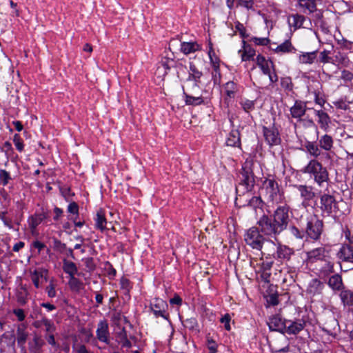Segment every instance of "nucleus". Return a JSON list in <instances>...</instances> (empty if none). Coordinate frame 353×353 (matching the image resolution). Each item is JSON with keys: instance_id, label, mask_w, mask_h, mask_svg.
<instances>
[{"instance_id": "14", "label": "nucleus", "mask_w": 353, "mask_h": 353, "mask_svg": "<svg viewBox=\"0 0 353 353\" xmlns=\"http://www.w3.org/2000/svg\"><path fill=\"white\" fill-rule=\"evenodd\" d=\"M150 309L156 317L161 316L168 319V314L166 312L168 304L163 299L155 298L150 303Z\"/></svg>"}, {"instance_id": "53", "label": "nucleus", "mask_w": 353, "mask_h": 353, "mask_svg": "<svg viewBox=\"0 0 353 353\" xmlns=\"http://www.w3.org/2000/svg\"><path fill=\"white\" fill-rule=\"evenodd\" d=\"M241 105L243 109L246 112H249L254 110L255 103L254 101L245 99L241 101Z\"/></svg>"}, {"instance_id": "42", "label": "nucleus", "mask_w": 353, "mask_h": 353, "mask_svg": "<svg viewBox=\"0 0 353 353\" xmlns=\"http://www.w3.org/2000/svg\"><path fill=\"white\" fill-rule=\"evenodd\" d=\"M340 298L345 305H353V291L342 290L340 293Z\"/></svg>"}, {"instance_id": "7", "label": "nucleus", "mask_w": 353, "mask_h": 353, "mask_svg": "<svg viewBox=\"0 0 353 353\" xmlns=\"http://www.w3.org/2000/svg\"><path fill=\"white\" fill-rule=\"evenodd\" d=\"M319 207L323 216H330L338 210L337 201L334 196L329 194H323L320 196Z\"/></svg>"}, {"instance_id": "9", "label": "nucleus", "mask_w": 353, "mask_h": 353, "mask_svg": "<svg viewBox=\"0 0 353 353\" xmlns=\"http://www.w3.org/2000/svg\"><path fill=\"white\" fill-rule=\"evenodd\" d=\"M289 211L290 207L285 204L279 206L272 215V219L274 220V222H276L283 231L286 230L290 221Z\"/></svg>"}, {"instance_id": "49", "label": "nucleus", "mask_w": 353, "mask_h": 353, "mask_svg": "<svg viewBox=\"0 0 353 353\" xmlns=\"http://www.w3.org/2000/svg\"><path fill=\"white\" fill-rule=\"evenodd\" d=\"M54 250L63 253L66 250V245L57 238H52Z\"/></svg>"}, {"instance_id": "54", "label": "nucleus", "mask_w": 353, "mask_h": 353, "mask_svg": "<svg viewBox=\"0 0 353 353\" xmlns=\"http://www.w3.org/2000/svg\"><path fill=\"white\" fill-rule=\"evenodd\" d=\"M121 288L122 290L125 291V294H128L131 288H132V284L128 279L123 276L120 280Z\"/></svg>"}, {"instance_id": "17", "label": "nucleus", "mask_w": 353, "mask_h": 353, "mask_svg": "<svg viewBox=\"0 0 353 353\" xmlns=\"http://www.w3.org/2000/svg\"><path fill=\"white\" fill-rule=\"evenodd\" d=\"M286 321L287 320L283 319L281 316L274 315L269 319L268 325L271 331L285 333V330H286Z\"/></svg>"}, {"instance_id": "38", "label": "nucleus", "mask_w": 353, "mask_h": 353, "mask_svg": "<svg viewBox=\"0 0 353 353\" xmlns=\"http://www.w3.org/2000/svg\"><path fill=\"white\" fill-rule=\"evenodd\" d=\"M43 343V341L40 337L35 336L32 341L28 343L30 352L40 353L41 348Z\"/></svg>"}, {"instance_id": "27", "label": "nucleus", "mask_w": 353, "mask_h": 353, "mask_svg": "<svg viewBox=\"0 0 353 353\" xmlns=\"http://www.w3.org/2000/svg\"><path fill=\"white\" fill-rule=\"evenodd\" d=\"M26 330V325L24 323L19 325L17 330V343L22 348V350H25V343L28 335Z\"/></svg>"}, {"instance_id": "13", "label": "nucleus", "mask_w": 353, "mask_h": 353, "mask_svg": "<svg viewBox=\"0 0 353 353\" xmlns=\"http://www.w3.org/2000/svg\"><path fill=\"white\" fill-rule=\"evenodd\" d=\"M263 133L265 140L269 145H277L281 143L279 130L274 125L269 127L263 126Z\"/></svg>"}, {"instance_id": "37", "label": "nucleus", "mask_w": 353, "mask_h": 353, "mask_svg": "<svg viewBox=\"0 0 353 353\" xmlns=\"http://www.w3.org/2000/svg\"><path fill=\"white\" fill-rule=\"evenodd\" d=\"M274 51L276 53H295L296 50L292 45V43L290 41V40H285L283 43L277 46Z\"/></svg>"}, {"instance_id": "20", "label": "nucleus", "mask_w": 353, "mask_h": 353, "mask_svg": "<svg viewBox=\"0 0 353 353\" xmlns=\"http://www.w3.org/2000/svg\"><path fill=\"white\" fill-rule=\"evenodd\" d=\"M276 248L277 244H276L273 241L265 239V242L263 247V250H260L262 256L261 260H263V256L267 259H274Z\"/></svg>"}, {"instance_id": "47", "label": "nucleus", "mask_w": 353, "mask_h": 353, "mask_svg": "<svg viewBox=\"0 0 353 353\" xmlns=\"http://www.w3.org/2000/svg\"><path fill=\"white\" fill-rule=\"evenodd\" d=\"M56 283H54V279H51L49 282V284L46 287L45 291L48 294V296L50 298H54L57 295L56 292Z\"/></svg>"}, {"instance_id": "30", "label": "nucleus", "mask_w": 353, "mask_h": 353, "mask_svg": "<svg viewBox=\"0 0 353 353\" xmlns=\"http://www.w3.org/2000/svg\"><path fill=\"white\" fill-rule=\"evenodd\" d=\"M327 284L334 291H340L343 288V283L341 276L339 274H335L330 277Z\"/></svg>"}, {"instance_id": "52", "label": "nucleus", "mask_w": 353, "mask_h": 353, "mask_svg": "<svg viewBox=\"0 0 353 353\" xmlns=\"http://www.w3.org/2000/svg\"><path fill=\"white\" fill-rule=\"evenodd\" d=\"M281 85L285 90L291 91L293 88V84L290 77H282L281 78Z\"/></svg>"}, {"instance_id": "23", "label": "nucleus", "mask_w": 353, "mask_h": 353, "mask_svg": "<svg viewBox=\"0 0 353 353\" xmlns=\"http://www.w3.org/2000/svg\"><path fill=\"white\" fill-rule=\"evenodd\" d=\"M305 148L306 152L315 159L324 154L319 145V143H316V142L314 141H307L305 143Z\"/></svg>"}, {"instance_id": "15", "label": "nucleus", "mask_w": 353, "mask_h": 353, "mask_svg": "<svg viewBox=\"0 0 353 353\" xmlns=\"http://www.w3.org/2000/svg\"><path fill=\"white\" fill-rule=\"evenodd\" d=\"M307 110L306 103L300 100H296L294 105L290 108V112L292 118L298 121H302V117L305 115Z\"/></svg>"}, {"instance_id": "31", "label": "nucleus", "mask_w": 353, "mask_h": 353, "mask_svg": "<svg viewBox=\"0 0 353 353\" xmlns=\"http://www.w3.org/2000/svg\"><path fill=\"white\" fill-rule=\"evenodd\" d=\"M95 228L101 231L106 229L107 220L105 216V212L102 209H99L94 217Z\"/></svg>"}, {"instance_id": "55", "label": "nucleus", "mask_w": 353, "mask_h": 353, "mask_svg": "<svg viewBox=\"0 0 353 353\" xmlns=\"http://www.w3.org/2000/svg\"><path fill=\"white\" fill-rule=\"evenodd\" d=\"M161 65L165 70V72H167V70H169L172 67L181 65V63H176L172 59H170L165 61H162Z\"/></svg>"}, {"instance_id": "6", "label": "nucleus", "mask_w": 353, "mask_h": 353, "mask_svg": "<svg viewBox=\"0 0 353 353\" xmlns=\"http://www.w3.org/2000/svg\"><path fill=\"white\" fill-rule=\"evenodd\" d=\"M257 224L262 232L265 236H276L283 230L277 225L271 216L263 215L258 221Z\"/></svg>"}, {"instance_id": "1", "label": "nucleus", "mask_w": 353, "mask_h": 353, "mask_svg": "<svg viewBox=\"0 0 353 353\" xmlns=\"http://www.w3.org/2000/svg\"><path fill=\"white\" fill-rule=\"evenodd\" d=\"M259 68L261 70V73L254 77V85L259 90H267L269 86L278 81L274 64L272 61L268 60Z\"/></svg>"}, {"instance_id": "61", "label": "nucleus", "mask_w": 353, "mask_h": 353, "mask_svg": "<svg viewBox=\"0 0 353 353\" xmlns=\"http://www.w3.org/2000/svg\"><path fill=\"white\" fill-rule=\"evenodd\" d=\"M236 30L239 32L242 38H247L248 35L246 34V29L244 26L240 22L237 21L235 25Z\"/></svg>"}, {"instance_id": "62", "label": "nucleus", "mask_w": 353, "mask_h": 353, "mask_svg": "<svg viewBox=\"0 0 353 353\" xmlns=\"http://www.w3.org/2000/svg\"><path fill=\"white\" fill-rule=\"evenodd\" d=\"M341 78L345 81H352L353 80V72L347 70H343L341 72Z\"/></svg>"}, {"instance_id": "36", "label": "nucleus", "mask_w": 353, "mask_h": 353, "mask_svg": "<svg viewBox=\"0 0 353 353\" xmlns=\"http://www.w3.org/2000/svg\"><path fill=\"white\" fill-rule=\"evenodd\" d=\"M316 116L318 117V123L322 129H327L330 122L328 114L323 110H314Z\"/></svg>"}, {"instance_id": "26", "label": "nucleus", "mask_w": 353, "mask_h": 353, "mask_svg": "<svg viewBox=\"0 0 353 353\" xmlns=\"http://www.w3.org/2000/svg\"><path fill=\"white\" fill-rule=\"evenodd\" d=\"M306 20L305 17L299 14H292L288 17V23L290 26L293 27L294 30L303 27V23Z\"/></svg>"}, {"instance_id": "5", "label": "nucleus", "mask_w": 353, "mask_h": 353, "mask_svg": "<svg viewBox=\"0 0 353 353\" xmlns=\"http://www.w3.org/2000/svg\"><path fill=\"white\" fill-rule=\"evenodd\" d=\"M323 231V222L317 216H312L307 219L305 228V235L307 238L313 241H318L321 239Z\"/></svg>"}, {"instance_id": "24", "label": "nucleus", "mask_w": 353, "mask_h": 353, "mask_svg": "<svg viewBox=\"0 0 353 353\" xmlns=\"http://www.w3.org/2000/svg\"><path fill=\"white\" fill-rule=\"evenodd\" d=\"M296 6L305 14H312L316 10L314 0H299Z\"/></svg>"}, {"instance_id": "25", "label": "nucleus", "mask_w": 353, "mask_h": 353, "mask_svg": "<svg viewBox=\"0 0 353 353\" xmlns=\"http://www.w3.org/2000/svg\"><path fill=\"white\" fill-rule=\"evenodd\" d=\"M254 3V0H226V5L230 9L243 7L247 10H252Z\"/></svg>"}, {"instance_id": "12", "label": "nucleus", "mask_w": 353, "mask_h": 353, "mask_svg": "<svg viewBox=\"0 0 353 353\" xmlns=\"http://www.w3.org/2000/svg\"><path fill=\"white\" fill-rule=\"evenodd\" d=\"M329 251L325 247H319L306 252L305 262L307 264H314L325 260L329 255Z\"/></svg>"}, {"instance_id": "40", "label": "nucleus", "mask_w": 353, "mask_h": 353, "mask_svg": "<svg viewBox=\"0 0 353 353\" xmlns=\"http://www.w3.org/2000/svg\"><path fill=\"white\" fill-rule=\"evenodd\" d=\"M46 219V216L43 214H36L30 217L28 223L32 230H35L39 225Z\"/></svg>"}, {"instance_id": "34", "label": "nucleus", "mask_w": 353, "mask_h": 353, "mask_svg": "<svg viewBox=\"0 0 353 353\" xmlns=\"http://www.w3.org/2000/svg\"><path fill=\"white\" fill-rule=\"evenodd\" d=\"M226 145L231 147H239L241 145L240 133L237 130H232L226 139Z\"/></svg>"}, {"instance_id": "39", "label": "nucleus", "mask_w": 353, "mask_h": 353, "mask_svg": "<svg viewBox=\"0 0 353 353\" xmlns=\"http://www.w3.org/2000/svg\"><path fill=\"white\" fill-rule=\"evenodd\" d=\"M63 270L66 274H69L70 277L74 276L78 272L76 264L72 261L65 259L63 260Z\"/></svg>"}, {"instance_id": "11", "label": "nucleus", "mask_w": 353, "mask_h": 353, "mask_svg": "<svg viewBox=\"0 0 353 353\" xmlns=\"http://www.w3.org/2000/svg\"><path fill=\"white\" fill-rule=\"evenodd\" d=\"M336 257L340 264L341 263L353 264V241L343 243L336 253Z\"/></svg>"}, {"instance_id": "10", "label": "nucleus", "mask_w": 353, "mask_h": 353, "mask_svg": "<svg viewBox=\"0 0 353 353\" xmlns=\"http://www.w3.org/2000/svg\"><path fill=\"white\" fill-rule=\"evenodd\" d=\"M48 270L42 267L29 270V275L35 288H41L43 283L48 281Z\"/></svg>"}, {"instance_id": "32", "label": "nucleus", "mask_w": 353, "mask_h": 353, "mask_svg": "<svg viewBox=\"0 0 353 353\" xmlns=\"http://www.w3.org/2000/svg\"><path fill=\"white\" fill-rule=\"evenodd\" d=\"M317 58V50L310 52H301L299 55V62L301 64H312Z\"/></svg>"}, {"instance_id": "51", "label": "nucleus", "mask_w": 353, "mask_h": 353, "mask_svg": "<svg viewBox=\"0 0 353 353\" xmlns=\"http://www.w3.org/2000/svg\"><path fill=\"white\" fill-rule=\"evenodd\" d=\"M208 55L210 59V62L212 65L214 72H218L219 70V64L218 62V58L215 56L214 52L212 49L210 50Z\"/></svg>"}, {"instance_id": "44", "label": "nucleus", "mask_w": 353, "mask_h": 353, "mask_svg": "<svg viewBox=\"0 0 353 353\" xmlns=\"http://www.w3.org/2000/svg\"><path fill=\"white\" fill-rule=\"evenodd\" d=\"M243 43V52L241 54L242 61H247L255 55V50L250 46L246 44L245 41Z\"/></svg>"}, {"instance_id": "58", "label": "nucleus", "mask_w": 353, "mask_h": 353, "mask_svg": "<svg viewBox=\"0 0 353 353\" xmlns=\"http://www.w3.org/2000/svg\"><path fill=\"white\" fill-rule=\"evenodd\" d=\"M80 333L82 335L83 341L86 343L90 342V340L93 338V334L91 330H88L86 328H81L80 330Z\"/></svg>"}, {"instance_id": "43", "label": "nucleus", "mask_w": 353, "mask_h": 353, "mask_svg": "<svg viewBox=\"0 0 353 353\" xmlns=\"http://www.w3.org/2000/svg\"><path fill=\"white\" fill-rule=\"evenodd\" d=\"M185 101L186 105H199L203 103V99L201 96L193 97L184 92Z\"/></svg>"}, {"instance_id": "57", "label": "nucleus", "mask_w": 353, "mask_h": 353, "mask_svg": "<svg viewBox=\"0 0 353 353\" xmlns=\"http://www.w3.org/2000/svg\"><path fill=\"white\" fill-rule=\"evenodd\" d=\"M336 60L339 61L344 67H348L350 65V60L349 58L344 54L339 53V55L336 56Z\"/></svg>"}, {"instance_id": "56", "label": "nucleus", "mask_w": 353, "mask_h": 353, "mask_svg": "<svg viewBox=\"0 0 353 353\" xmlns=\"http://www.w3.org/2000/svg\"><path fill=\"white\" fill-rule=\"evenodd\" d=\"M249 205L254 209L261 208L263 206V201L260 196H253L249 201Z\"/></svg>"}, {"instance_id": "33", "label": "nucleus", "mask_w": 353, "mask_h": 353, "mask_svg": "<svg viewBox=\"0 0 353 353\" xmlns=\"http://www.w3.org/2000/svg\"><path fill=\"white\" fill-rule=\"evenodd\" d=\"M202 75V72L199 70L194 63H190L188 80L194 81L195 87H199V83Z\"/></svg>"}, {"instance_id": "29", "label": "nucleus", "mask_w": 353, "mask_h": 353, "mask_svg": "<svg viewBox=\"0 0 353 353\" xmlns=\"http://www.w3.org/2000/svg\"><path fill=\"white\" fill-rule=\"evenodd\" d=\"M319 145L322 150L330 151L334 147V139L328 134H324L318 139Z\"/></svg>"}, {"instance_id": "60", "label": "nucleus", "mask_w": 353, "mask_h": 353, "mask_svg": "<svg viewBox=\"0 0 353 353\" xmlns=\"http://www.w3.org/2000/svg\"><path fill=\"white\" fill-rule=\"evenodd\" d=\"M13 141L17 149L19 152H22L23 150V143L19 134H15L14 135Z\"/></svg>"}, {"instance_id": "48", "label": "nucleus", "mask_w": 353, "mask_h": 353, "mask_svg": "<svg viewBox=\"0 0 353 353\" xmlns=\"http://www.w3.org/2000/svg\"><path fill=\"white\" fill-rule=\"evenodd\" d=\"M331 54L330 50H324L319 54V61L323 63H333L332 58L330 56Z\"/></svg>"}, {"instance_id": "59", "label": "nucleus", "mask_w": 353, "mask_h": 353, "mask_svg": "<svg viewBox=\"0 0 353 353\" xmlns=\"http://www.w3.org/2000/svg\"><path fill=\"white\" fill-rule=\"evenodd\" d=\"M82 261L83 262L84 265H85L88 271L91 272L95 269L96 265L94 262V259L92 257H87V258L83 259Z\"/></svg>"}, {"instance_id": "2", "label": "nucleus", "mask_w": 353, "mask_h": 353, "mask_svg": "<svg viewBox=\"0 0 353 353\" xmlns=\"http://www.w3.org/2000/svg\"><path fill=\"white\" fill-rule=\"evenodd\" d=\"M301 172L303 174H308L312 178L319 186H322L323 183L329 181V173L325 167L317 159H311L307 164L304 166Z\"/></svg>"}, {"instance_id": "21", "label": "nucleus", "mask_w": 353, "mask_h": 353, "mask_svg": "<svg viewBox=\"0 0 353 353\" xmlns=\"http://www.w3.org/2000/svg\"><path fill=\"white\" fill-rule=\"evenodd\" d=\"M317 270L319 276L324 278L334 272V263L330 260L329 256L319 262Z\"/></svg>"}, {"instance_id": "64", "label": "nucleus", "mask_w": 353, "mask_h": 353, "mask_svg": "<svg viewBox=\"0 0 353 353\" xmlns=\"http://www.w3.org/2000/svg\"><path fill=\"white\" fill-rule=\"evenodd\" d=\"M1 150L5 152L7 157L10 156L12 152V144L9 141H6L1 148Z\"/></svg>"}, {"instance_id": "19", "label": "nucleus", "mask_w": 353, "mask_h": 353, "mask_svg": "<svg viewBox=\"0 0 353 353\" xmlns=\"http://www.w3.org/2000/svg\"><path fill=\"white\" fill-rule=\"evenodd\" d=\"M97 338L101 342L109 343V328L106 321H101L97 325L96 331Z\"/></svg>"}, {"instance_id": "35", "label": "nucleus", "mask_w": 353, "mask_h": 353, "mask_svg": "<svg viewBox=\"0 0 353 353\" xmlns=\"http://www.w3.org/2000/svg\"><path fill=\"white\" fill-rule=\"evenodd\" d=\"M180 49L184 54L187 55L200 50L201 46L196 42H181Z\"/></svg>"}, {"instance_id": "16", "label": "nucleus", "mask_w": 353, "mask_h": 353, "mask_svg": "<svg viewBox=\"0 0 353 353\" xmlns=\"http://www.w3.org/2000/svg\"><path fill=\"white\" fill-rule=\"evenodd\" d=\"M294 253V251L292 248H290L285 245H283L281 243H278L276 254H274V259L280 262H282L283 261H289Z\"/></svg>"}, {"instance_id": "50", "label": "nucleus", "mask_w": 353, "mask_h": 353, "mask_svg": "<svg viewBox=\"0 0 353 353\" xmlns=\"http://www.w3.org/2000/svg\"><path fill=\"white\" fill-rule=\"evenodd\" d=\"M42 322L43 323V326L46 327V331L49 333V334H52L55 331L54 324L51 320L43 317L42 318Z\"/></svg>"}, {"instance_id": "46", "label": "nucleus", "mask_w": 353, "mask_h": 353, "mask_svg": "<svg viewBox=\"0 0 353 353\" xmlns=\"http://www.w3.org/2000/svg\"><path fill=\"white\" fill-rule=\"evenodd\" d=\"M12 180V177L10 176V172L6 171V170L1 169L0 170V185L2 186L7 185L10 181Z\"/></svg>"}, {"instance_id": "28", "label": "nucleus", "mask_w": 353, "mask_h": 353, "mask_svg": "<svg viewBox=\"0 0 353 353\" xmlns=\"http://www.w3.org/2000/svg\"><path fill=\"white\" fill-rule=\"evenodd\" d=\"M324 285L323 283L317 279H312L307 286V292L311 295H316L321 294Z\"/></svg>"}, {"instance_id": "3", "label": "nucleus", "mask_w": 353, "mask_h": 353, "mask_svg": "<svg viewBox=\"0 0 353 353\" xmlns=\"http://www.w3.org/2000/svg\"><path fill=\"white\" fill-rule=\"evenodd\" d=\"M257 227H252L244 234V241L247 245L256 250H261L265 242V238Z\"/></svg>"}, {"instance_id": "41", "label": "nucleus", "mask_w": 353, "mask_h": 353, "mask_svg": "<svg viewBox=\"0 0 353 353\" xmlns=\"http://www.w3.org/2000/svg\"><path fill=\"white\" fill-rule=\"evenodd\" d=\"M68 285L72 292H79L83 288V283L74 276H70Z\"/></svg>"}, {"instance_id": "8", "label": "nucleus", "mask_w": 353, "mask_h": 353, "mask_svg": "<svg viewBox=\"0 0 353 353\" xmlns=\"http://www.w3.org/2000/svg\"><path fill=\"white\" fill-rule=\"evenodd\" d=\"M240 174V182L236 190H238L239 188H243V190L246 192L251 191L255 183L252 169L246 165L242 168Z\"/></svg>"}, {"instance_id": "63", "label": "nucleus", "mask_w": 353, "mask_h": 353, "mask_svg": "<svg viewBox=\"0 0 353 353\" xmlns=\"http://www.w3.org/2000/svg\"><path fill=\"white\" fill-rule=\"evenodd\" d=\"M74 351L76 353H92L87 347L82 344H77L73 346Z\"/></svg>"}, {"instance_id": "45", "label": "nucleus", "mask_w": 353, "mask_h": 353, "mask_svg": "<svg viewBox=\"0 0 353 353\" xmlns=\"http://www.w3.org/2000/svg\"><path fill=\"white\" fill-rule=\"evenodd\" d=\"M225 89L226 94L229 97H234L235 94L237 92V85L233 81H229L225 84Z\"/></svg>"}, {"instance_id": "18", "label": "nucleus", "mask_w": 353, "mask_h": 353, "mask_svg": "<svg viewBox=\"0 0 353 353\" xmlns=\"http://www.w3.org/2000/svg\"><path fill=\"white\" fill-rule=\"evenodd\" d=\"M305 325V321L303 319L296 321L287 320L285 332L289 334H297L304 329Z\"/></svg>"}, {"instance_id": "4", "label": "nucleus", "mask_w": 353, "mask_h": 353, "mask_svg": "<svg viewBox=\"0 0 353 353\" xmlns=\"http://www.w3.org/2000/svg\"><path fill=\"white\" fill-rule=\"evenodd\" d=\"M262 192L268 201L273 203H279L282 201V194L280 192L277 182L272 179H267L264 181Z\"/></svg>"}, {"instance_id": "22", "label": "nucleus", "mask_w": 353, "mask_h": 353, "mask_svg": "<svg viewBox=\"0 0 353 353\" xmlns=\"http://www.w3.org/2000/svg\"><path fill=\"white\" fill-rule=\"evenodd\" d=\"M296 187L300 192L301 198L303 199V203L312 200L316 196V194L313 191V188L312 186L298 185H296Z\"/></svg>"}]
</instances>
